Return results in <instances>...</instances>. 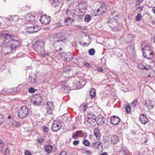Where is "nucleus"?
I'll return each instance as SVG.
<instances>
[{"mask_svg": "<svg viewBox=\"0 0 155 155\" xmlns=\"http://www.w3.org/2000/svg\"><path fill=\"white\" fill-rule=\"evenodd\" d=\"M5 23L8 26H10L12 25V23L11 22L8 17L6 18L5 19Z\"/></svg>", "mask_w": 155, "mask_h": 155, "instance_id": "2f4dec72", "label": "nucleus"}, {"mask_svg": "<svg viewBox=\"0 0 155 155\" xmlns=\"http://www.w3.org/2000/svg\"><path fill=\"white\" fill-rule=\"evenodd\" d=\"M108 26L112 28V30L115 31H118L119 29L118 28V24L117 22L116 19L114 18H109L108 19L107 21Z\"/></svg>", "mask_w": 155, "mask_h": 155, "instance_id": "20e7f679", "label": "nucleus"}, {"mask_svg": "<svg viewBox=\"0 0 155 155\" xmlns=\"http://www.w3.org/2000/svg\"><path fill=\"white\" fill-rule=\"evenodd\" d=\"M144 106L148 110H150L154 107V102L150 99L147 100L145 101Z\"/></svg>", "mask_w": 155, "mask_h": 155, "instance_id": "9b49d317", "label": "nucleus"}, {"mask_svg": "<svg viewBox=\"0 0 155 155\" xmlns=\"http://www.w3.org/2000/svg\"><path fill=\"white\" fill-rule=\"evenodd\" d=\"M5 155H9V150L8 149V147L6 146V148L5 149Z\"/></svg>", "mask_w": 155, "mask_h": 155, "instance_id": "49530a36", "label": "nucleus"}, {"mask_svg": "<svg viewBox=\"0 0 155 155\" xmlns=\"http://www.w3.org/2000/svg\"><path fill=\"white\" fill-rule=\"evenodd\" d=\"M64 58H65V60L67 61H70L72 59V58L71 55H69V57H67V55H65L64 56Z\"/></svg>", "mask_w": 155, "mask_h": 155, "instance_id": "a18cd8bd", "label": "nucleus"}, {"mask_svg": "<svg viewBox=\"0 0 155 155\" xmlns=\"http://www.w3.org/2000/svg\"><path fill=\"white\" fill-rule=\"evenodd\" d=\"M107 6L105 4H103L100 8L97 9V14H95V16L101 15L106 11Z\"/></svg>", "mask_w": 155, "mask_h": 155, "instance_id": "4468645a", "label": "nucleus"}, {"mask_svg": "<svg viewBox=\"0 0 155 155\" xmlns=\"http://www.w3.org/2000/svg\"><path fill=\"white\" fill-rule=\"evenodd\" d=\"M72 137L74 139H77L78 138V135L76 134H73L72 136Z\"/></svg>", "mask_w": 155, "mask_h": 155, "instance_id": "4d7b16f0", "label": "nucleus"}, {"mask_svg": "<svg viewBox=\"0 0 155 155\" xmlns=\"http://www.w3.org/2000/svg\"><path fill=\"white\" fill-rule=\"evenodd\" d=\"M37 28V26H33V27L31 26L28 28V30L30 31H28V32H30L31 33H32L34 32H37L38 31V30H35V28Z\"/></svg>", "mask_w": 155, "mask_h": 155, "instance_id": "a878e982", "label": "nucleus"}, {"mask_svg": "<svg viewBox=\"0 0 155 155\" xmlns=\"http://www.w3.org/2000/svg\"><path fill=\"white\" fill-rule=\"evenodd\" d=\"M83 143L84 145L86 146H89L90 145V142L87 140H84Z\"/></svg>", "mask_w": 155, "mask_h": 155, "instance_id": "37998d69", "label": "nucleus"}, {"mask_svg": "<svg viewBox=\"0 0 155 155\" xmlns=\"http://www.w3.org/2000/svg\"><path fill=\"white\" fill-rule=\"evenodd\" d=\"M2 145V140L0 139V147Z\"/></svg>", "mask_w": 155, "mask_h": 155, "instance_id": "774afa93", "label": "nucleus"}, {"mask_svg": "<svg viewBox=\"0 0 155 155\" xmlns=\"http://www.w3.org/2000/svg\"><path fill=\"white\" fill-rule=\"evenodd\" d=\"M12 48L9 45H8V42L2 47L1 52L2 53L4 54H7L12 53H14V51H12Z\"/></svg>", "mask_w": 155, "mask_h": 155, "instance_id": "0eeeda50", "label": "nucleus"}, {"mask_svg": "<svg viewBox=\"0 0 155 155\" xmlns=\"http://www.w3.org/2000/svg\"><path fill=\"white\" fill-rule=\"evenodd\" d=\"M44 42L41 40H38L32 44V46L35 50L38 53L41 54L44 53Z\"/></svg>", "mask_w": 155, "mask_h": 155, "instance_id": "f03ea898", "label": "nucleus"}, {"mask_svg": "<svg viewBox=\"0 0 155 155\" xmlns=\"http://www.w3.org/2000/svg\"><path fill=\"white\" fill-rule=\"evenodd\" d=\"M111 141L114 144H115L119 142V137L116 135H112L111 137Z\"/></svg>", "mask_w": 155, "mask_h": 155, "instance_id": "4be33fe9", "label": "nucleus"}, {"mask_svg": "<svg viewBox=\"0 0 155 155\" xmlns=\"http://www.w3.org/2000/svg\"><path fill=\"white\" fill-rule=\"evenodd\" d=\"M125 108L126 113L127 114H129L131 111V108L129 105H126L125 107Z\"/></svg>", "mask_w": 155, "mask_h": 155, "instance_id": "7c9ffc66", "label": "nucleus"}, {"mask_svg": "<svg viewBox=\"0 0 155 155\" xmlns=\"http://www.w3.org/2000/svg\"><path fill=\"white\" fill-rule=\"evenodd\" d=\"M140 120L143 124H145L148 121V120L146 116L143 114L140 115Z\"/></svg>", "mask_w": 155, "mask_h": 155, "instance_id": "6ab92c4d", "label": "nucleus"}, {"mask_svg": "<svg viewBox=\"0 0 155 155\" xmlns=\"http://www.w3.org/2000/svg\"><path fill=\"white\" fill-rule=\"evenodd\" d=\"M42 128L43 129V130L44 132L47 133L48 132V129L47 126H43Z\"/></svg>", "mask_w": 155, "mask_h": 155, "instance_id": "09e8293b", "label": "nucleus"}, {"mask_svg": "<svg viewBox=\"0 0 155 155\" xmlns=\"http://www.w3.org/2000/svg\"><path fill=\"white\" fill-rule=\"evenodd\" d=\"M47 113L48 114H51L54 109V107L52 102H48L46 105Z\"/></svg>", "mask_w": 155, "mask_h": 155, "instance_id": "9d476101", "label": "nucleus"}, {"mask_svg": "<svg viewBox=\"0 0 155 155\" xmlns=\"http://www.w3.org/2000/svg\"><path fill=\"white\" fill-rule=\"evenodd\" d=\"M85 151L87 153L89 154H91V150H85Z\"/></svg>", "mask_w": 155, "mask_h": 155, "instance_id": "6e6d98bb", "label": "nucleus"}, {"mask_svg": "<svg viewBox=\"0 0 155 155\" xmlns=\"http://www.w3.org/2000/svg\"><path fill=\"white\" fill-rule=\"evenodd\" d=\"M36 90H35L33 87H30L29 88L28 91L30 93H34Z\"/></svg>", "mask_w": 155, "mask_h": 155, "instance_id": "de8ad7c7", "label": "nucleus"}, {"mask_svg": "<svg viewBox=\"0 0 155 155\" xmlns=\"http://www.w3.org/2000/svg\"><path fill=\"white\" fill-rule=\"evenodd\" d=\"M59 155H66V153L64 151H61L59 154Z\"/></svg>", "mask_w": 155, "mask_h": 155, "instance_id": "5fc2aeb1", "label": "nucleus"}, {"mask_svg": "<svg viewBox=\"0 0 155 155\" xmlns=\"http://www.w3.org/2000/svg\"><path fill=\"white\" fill-rule=\"evenodd\" d=\"M52 149V146L50 145H46L45 147V151L48 153L51 152Z\"/></svg>", "mask_w": 155, "mask_h": 155, "instance_id": "bb28decb", "label": "nucleus"}, {"mask_svg": "<svg viewBox=\"0 0 155 155\" xmlns=\"http://www.w3.org/2000/svg\"><path fill=\"white\" fill-rule=\"evenodd\" d=\"M94 134L97 139H99L101 137V134L99 129L96 128L94 130Z\"/></svg>", "mask_w": 155, "mask_h": 155, "instance_id": "5701e85b", "label": "nucleus"}, {"mask_svg": "<svg viewBox=\"0 0 155 155\" xmlns=\"http://www.w3.org/2000/svg\"><path fill=\"white\" fill-rule=\"evenodd\" d=\"M120 120L119 117L116 116H113L111 117L110 119L111 123L114 125L118 124L120 122Z\"/></svg>", "mask_w": 155, "mask_h": 155, "instance_id": "f3484780", "label": "nucleus"}, {"mask_svg": "<svg viewBox=\"0 0 155 155\" xmlns=\"http://www.w3.org/2000/svg\"><path fill=\"white\" fill-rule=\"evenodd\" d=\"M13 37L12 38H11V39L7 42H8V45H9L11 46V48L13 50L12 51L15 52L16 51V48L19 45L20 43L18 40L12 39Z\"/></svg>", "mask_w": 155, "mask_h": 155, "instance_id": "423d86ee", "label": "nucleus"}, {"mask_svg": "<svg viewBox=\"0 0 155 155\" xmlns=\"http://www.w3.org/2000/svg\"><path fill=\"white\" fill-rule=\"evenodd\" d=\"M40 20L42 23L47 25L49 23L51 19L49 16L45 15L41 16Z\"/></svg>", "mask_w": 155, "mask_h": 155, "instance_id": "f8f14e48", "label": "nucleus"}, {"mask_svg": "<svg viewBox=\"0 0 155 155\" xmlns=\"http://www.w3.org/2000/svg\"><path fill=\"white\" fill-rule=\"evenodd\" d=\"M144 0H138L137 1L139 2V3H140L143 2Z\"/></svg>", "mask_w": 155, "mask_h": 155, "instance_id": "0e129e2a", "label": "nucleus"}, {"mask_svg": "<svg viewBox=\"0 0 155 155\" xmlns=\"http://www.w3.org/2000/svg\"><path fill=\"white\" fill-rule=\"evenodd\" d=\"M18 113V117L22 119L29 117L30 115L29 110L26 106H23L20 108Z\"/></svg>", "mask_w": 155, "mask_h": 155, "instance_id": "7ed1b4c3", "label": "nucleus"}, {"mask_svg": "<svg viewBox=\"0 0 155 155\" xmlns=\"http://www.w3.org/2000/svg\"><path fill=\"white\" fill-rule=\"evenodd\" d=\"M61 125L60 123L59 122H56V121H54L53 123L51 129L53 131L57 132L61 128Z\"/></svg>", "mask_w": 155, "mask_h": 155, "instance_id": "2eb2a0df", "label": "nucleus"}, {"mask_svg": "<svg viewBox=\"0 0 155 155\" xmlns=\"http://www.w3.org/2000/svg\"><path fill=\"white\" fill-rule=\"evenodd\" d=\"M97 117L92 112H90L88 114V115L86 117L85 116V118H87V119H91L93 118V117Z\"/></svg>", "mask_w": 155, "mask_h": 155, "instance_id": "393cba45", "label": "nucleus"}, {"mask_svg": "<svg viewBox=\"0 0 155 155\" xmlns=\"http://www.w3.org/2000/svg\"><path fill=\"white\" fill-rule=\"evenodd\" d=\"M38 141L39 143H42L44 142V139L42 138H38Z\"/></svg>", "mask_w": 155, "mask_h": 155, "instance_id": "603ef678", "label": "nucleus"}, {"mask_svg": "<svg viewBox=\"0 0 155 155\" xmlns=\"http://www.w3.org/2000/svg\"><path fill=\"white\" fill-rule=\"evenodd\" d=\"M141 15L140 13H138L137 14L136 17V20L137 21H139L141 19Z\"/></svg>", "mask_w": 155, "mask_h": 155, "instance_id": "c03bdc74", "label": "nucleus"}, {"mask_svg": "<svg viewBox=\"0 0 155 155\" xmlns=\"http://www.w3.org/2000/svg\"><path fill=\"white\" fill-rule=\"evenodd\" d=\"M87 121L91 125L96 121V117H93V118L87 119Z\"/></svg>", "mask_w": 155, "mask_h": 155, "instance_id": "c85d7f7f", "label": "nucleus"}, {"mask_svg": "<svg viewBox=\"0 0 155 155\" xmlns=\"http://www.w3.org/2000/svg\"><path fill=\"white\" fill-rule=\"evenodd\" d=\"M4 91L8 93H10L12 92V90L10 88H5L4 89Z\"/></svg>", "mask_w": 155, "mask_h": 155, "instance_id": "8fccbe9b", "label": "nucleus"}, {"mask_svg": "<svg viewBox=\"0 0 155 155\" xmlns=\"http://www.w3.org/2000/svg\"><path fill=\"white\" fill-rule=\"evenodd\" d=\"M79 141L78 140H75L73 141V144L74 145H77L79 144Z\"/></svg>", "mask_w": 155, "mask_h": 155, "instance_id": "864d4df0", "label": "nucleus"}, {"mask_svg": "<svg viewBox=\"0 0 155 155\" xmlns=\"http://www.w3.org/2000/svg\"><path fill=\"white\" fill-rule=\"evenodd\" d=\"M43 54L45 56H48L49 55V53H47L46 54H45V52H44V54Z\"/></svg>", "mask_w": 155, "mask_h": 155, "instance_id": "e2e57ef3", "label": "nucleus"}, {"mask_svg": "<svg viewBox=\"0 0 155 155\" xmlns=\"http://www.w3.org/2000/svg\"><path fill=\"white\" fill-rule=\"evenodd\" d=\"M25 155H32V154L28 150H25Z\"/></svg>", "mask_w": 155, "mask_h": 155, "instance_id": "3c124183", "label": "nucleus"}, {"mask_svg": "<svg viewBox=\"0 0 155 155\" xmlns=\"http://www.w3.org/2000/svg\"><path fill=\"white\" fill-rule=\"evenodd\" d=\"M72 18L70 17L65 18L64 19V23L66 24H68L69 22L71 23V21H72Z\"/></svg>", "mask_w": 155, "mask_h": 155, "instance_id": "473e14b6", "label": "nucleus"}, {"mask_svg": "<svg viewBox=\"0 0 155 155\" xmlns=\"http://www.w3.org/2000/svg\"><path fill=\"white\" fill-rule=\"evenodd\" d=\"M117 12L116 11H114V12L112 13V15L113 16H114V15H115V13H116Z\"/></svg>", "mask_w": 155, "mask_h": 155, "instance_id": "69168bd1", "label": "nucleus"}, {"mask_svg": "<svg viewBox=\"0 0 155 155\" xmlns=\"http://www.w3.org/2000/svg\"><path fill=\"white\" fill-rule=\"evenodd\" d=\"M144 48V51L145 50V51H153L152 48L150 46H145Z\"/></svg>", "mask_w": 155, "mask_h": 155, "instance_id": "c9c22d12", "label": "nucleus"}, {"mask_svg": "<svg viewBox=\"0 0 155 155\" xmlns=\"http://www.w3.org/2000/svg\"><path fill=\"white\" fill-rule=\"evenodd\" d=\"M82 107L83 108V110L84 111L86 110V109L88 108V107L87 105L86 104H81L80 106V108H81Z\"/></svg>", "mask_w": 155, "mask_h": 155, "instance_id": "58836bf2", "label": "nucleus"}, {"mask_svg": "<svg viewBox=\"0 0 155 155\" xmlns=\"http://www.w3.org/2000/svg\"><path fill=\"white\" fill-rule=\"evenodd\" d=\"M100 155H108L107 153L106 152H104Z\"/></svg>", "mask_w": 155, "mask_h": 155, "instance_id": "680f3d73", "label": "nucleus"}, {"mask_svg": "<svg viewBox=\"0 0 155 155\" xmlns=\"http://www.w3.org/2000/svg\"><path fill=\"white\" fill-rule=\"evenodd\" d=\"M100 145H101V146H102L101 145V143H97V142H96L93 143L92 147L94 148H97Z\"/></svg>", "mask_w": 155, "mask_h": 155, "instance_id": "72a5a7b5", "label": "nucleus"}, {"mask_svg": "<svg viewBox=\"0 0 155 155\" xmlns=\"http://www.w3.org/2000/svg\"><path fill=\"white\" fill-rule=\"evenodd\" d=\"M63 0H51L52 6L54 7H58L62 4Z\"/></svg>", "mask_w": 155, "mask_h": 155, "instance_id": "a211bd4d", "label": "nucleus"}, {"mask_svg": "<svg viewBox=\"0 0 155 155\" xmlns=\"http://www.w3.org/2000/svg\"><path fill=\"white\" fill-rule=\"evenodd\" d=\"M54 39L57 38V40H55L53 44V46L55 48L60 46L61 45L65 44L68 40L65 38L61 37V35L60 33H57L53 36Z\"/></svg>", "mask_w": 155, "mask_h": 155, "instance_id": "f257e3e1", "label": "nucleus"}, {"mask_svg": "<svg viewBox=\"0 0 155 155\" xmlns=\"http://www.w3.org/2000/svg\"><path fill=\"white\" fill-rule=\"evenodd\" d=\"M143 51V56L146 58L148 59H150L153 58V51H144V48H142Z\"/></svg>", "mask_w": 155, "mask_h": 155, "instance_id": "ddd939ff", "label": "nucleus"}, {"mask_svg": "<svg viewBox=\"0 0 155 155\" xmlns=\"http://www.w3.org/2000/svg\"><path fill=\"white\" fill-rule=\"evenodd\" d=\"M90 94L92 98L94 97L96 95V91L94 88L91 89L90 92Z\"/></svg>", "mask_w": 155, "mask_h": 155, "instance_id": "cd10ccee", "label": "nucleus"}, {"mask_svg": "<svg viewBox=\"0 0 155 155\" xmlns=\"http://www.w3.org/2000/svg\"><path fill=\"white\" fill-rule=\"evenodd\" d=\"M88 52L90 55H93L95 53V50L94 48H91L89 50Z\"/></svg>", "mask_w": 155, "mask_h": 155, "instance_id": "ea45409f", "label": "nucleus"}, {"mask_svg": "<svg viewBox=\"0 0 155 155\" xmlns=\"http://www.w3.org/2000/svg\"><path fill=\"white\" fill-rule=\"evenodd\" d=\"M8 124L9 125H12L16 127H18L20 125L19 122L13 120H12V121H9L8 122Z\"/></svg>", "mask_w": 155, "mask_h": 155, "instance_id": "412c9836", "label": "nucleus"}, {"mask_svg": "<svg viewBox=\"0 0 155 155\" xmlns=\"http://www.w3.org/2000/svg\"><path fill=\"white\" fill-rule=\"evenodd\" d=\"M42 101L41 96L39 94L35 95L32 99V102L34 105L38 106L41 105Z\"/></svg>", "mask_w": 155, "mask_h": 155, "instance_id": "6e6552de", "label": "nucleus"}, {"mask_svg": "<svg viewBox=\"0 0 155 155\" xmlns=\"http://www.w3.org/2000/svg\"><path fill=\"white\" fill-rule=\"evenodd\" d=\"M25 19L26 23H32L34 21L35 17L33 15L29 13L26 15Z\"/></svg>", "mask_w": 155, "mask_h": 155, "instance_id": "1a4fd4ad", "label": "nucleus"}, {"mask_svg": "<svg viewBox=\"0 0 155 155\" xmlns=\"http://www.w3.org/2000/svg\"><path fill=\"white\" fill-rule=\"evenodd\" d=\"M61 89L64 92L67 93H68L69 91L71 90L70 87L69 86H63L61 88Z\"/></svg>", "mask_w": 155, "mask_h": 155, "instance_id": "c756f323", "label": "nucleus"}, {"mask_svg": "<svg viewBox=\"0 0 155 155\" xmlns=\"http://www.w3.org/2000/svg\"><path fill=\"white\" fill-rule=\"evenodd\" d=\"M137 99H135L131 103V104L133 107H135L137 106Z\"/></svg>", "mask_w": 155, "mask_h": 155, "instance_id": "a19ab883", "label": "nucleus"}, {"mask_svg": "<svg viewBox=\"0 0 155 155\" xmlns=\"http://www.w3.org/2000/svg\"><path fill=\"white\" fill-rule=\"evenodd\" d=\"M152 11L153 13L155 14V7H154L153 8Z\"/></svg>", "mask_w": 155, "mask_h": 155, "instance_id": "052dcab7", "label": "nucleus"}, {"mask_svg": "<svg viewBox=\"0 0 155 155\" xmlns=\"http://www.w3.org/2000/svg\"><path fill=\"white\" fill-rule=\"evenodd\" d=\"M62 24L61 23H58V24H57V25L58 26H60Z\"/></svg>", "mask_w": 155, "mask_h": 155, "instance_id": "338daca9", "label": "nucleus"}, {"mask_svg": "<svg viewBox=\"0 0 155 155\" xmlns=\"http://www.w3.org/2000/svg\"><path fill=\"white\" fill-rule=\"evenodd\" d=\"M97 69L98 71L100 72H102L103 71V68L101 67H98L97 68Z\"/></svg>", "mask_w": 155, "mask_h": 155, "instance_id": "13d9d810", "label": "nucleus"}, {"mask_svg": "<svg viewBox=\"0 0 155 155\" xmlns=\"http://www.w3.org/2000/svg\"><path fill=\"white\" fill-rule=\"evenodd\" d=\"M11 22L12 23V25H14L18 19V16L16 15H11L8 17Z\"/></svg>", "mask_w": 155, "mask_h": 155, "instance_id": "aec40b11", "label": "nucleus"}, {"mask_svg": "<svg viewBox=\"0 0 155 155\" xmlns=\"http://www.w3.org/2000/svg\"><path fill=\"white\" fill-rule=\"evenodd\" d=\"M138 67L141 69H145L147 70L148 69L147 68L141 64H139L138 65Z\"/></svg>", "mask_w": 155, "mask_h": 155, "instance_id": "e433bc0d", "label": "nucleus"}, {"mask_svg": "<svg viewBox=\"0 0 155 155\" xmlns=\"http://www.w3.org/2000/svg\"><path fill=\"white\" fill-rule=\"evenodd\" d=\"M85 84L86 83L84 81H80L79 82L78 85H80V87L82 88L84 86Z\"/></svg>", "mask_w": 155, "mask_h": 155, "instance_id": "79ce46f5", "label": "nucleus"}, {"mask_svg": "<svg viewBox=\"0 0 155 155\" xmlns=\"http://www.w3.org/2000/svg\"><path fill=\"white\" fill-rule=\"evenodd\" d=\"M81 131H77L76 132V134L77 135H80Z\"/></svg>", "mask_w": 155, "mask_h": 155, "instance_id": "bf43d9fd", "label": "nucleus"}, {"mask_svg": "<svg viewBox=\"0 0 155 155\" xmlns=\"http://www.w3.org/2000/svg\"><path fill=\"white\" fill-rule=\"evenodd\" d=\"M1 37H0V46L2 45L4 42V39L9 40L11 38H12L13 35L8 34L7 31H2L1 34Z\"/></svg>", "mask_w": 155, "mask_h": 155, "instance_id": "39448f33", "label": "nucleus"}, {"mask_svg": "<svg viewBox=\"0 0 155 155\" xmlns=\"http://www.w3.org/2000/svg\"><path fill=\"white\" fill-rule=\"evenodd\" d=\"M5 121V119L4 116L2 114H0V125L4 123Z\"/></svg>", "mask_w": 155, "mask_h": 155, "instance_id": "4c0bfd02", "label": "nucleus"}, {"mask_svg": "<svg viewBox=\"0 0 155 155\" xmlns=\"http://www.w3.org/2000/svg\"><path fill=\"white\" fill-rule=\"evenodd\" d=\"M105 119L103 116L101 115H98L96 117V121L97 124L99 125H102L104 123Z\"/></svg>", "mask_w": 155, "mask_h": 155, "instance_id": "dca6fc26", "label": "nucleus"}, {"mask_svg": "<svg viewBox=\"0 0 155 155\" xmlns=\"http://www.w3.org/2000/svg\"><path fill=\"white\" fill-rule=\"evenodd\" d=\"M37 79L35 77H33L31 75H29L28 78L27 80L28 82L31 84H33L35 83Z\"/></svg>", "mask_w": 155, "mask_h": 155, "instance_id": "b1692460", "label": "nucleus"}, {"mask_svg": "<svg viewBox=\"0 0 155 155\" xmlns=\"http://www.w3.org/2000/svg\"><path fill=\"white\" fill-rule=\"evenodd\" d=\"M91 19V17L89 15H86L84 17V20L85 21L88 22Z\"/></svg>", "mask_w": 155, "mask_h": 155, "instance_id": "f704fd0d", "label": "nucleus"}]
</instances>
